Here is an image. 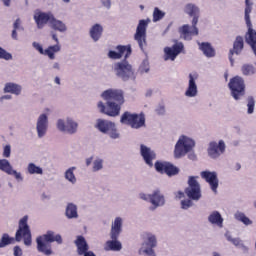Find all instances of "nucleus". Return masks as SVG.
<instances>
[{"label":"nucleus","instance_id":"obj_50","mask_svg":"<svg viewBox=\"0 0 256 256\" xmlns=\"http://www.w3.org/2000/svg\"><path fill=\"white\" fill-rule=\"evenodd\" d=\"M3 157H5L6 159H9V157H11V145H6L3 148Z\"/></svg>","mask_w":256,"mask_h":256},{"label":"nucleus","instance_id":"obj_49","mask_svg":"<svg viewBox=\"0 0 256 256\" xmlns=\"http://www.w3.org/2000/svg\"><path fill=\"white\" fill-rule=\"evenodd\" d=\"M32 47H34V49H36V51L39 52L40 55H46V52L43 49V46L39 44V42H33Z\"/></svg>","mask_w":256,"mask_h":256},{"label":"nucleus","instance_id":"obj_1","mask_svg":"<svg viewBox=\"0 0 256 256\" xmlns=\"http://www.w3.org/2000/svg\"><path fill=\"white\" fill-rule=\"evenodd\" d=\"M101 97L106 101L107 106L102 101H99L97 107L100 113L108 115V117H118L121 113V105L125 103L123 90L110 88L102 92Z\"/></svg>","mask_w":256,"mask_h":256},{"label":"nucleus","instance_id":"obj_43","mask_svg":"<svg viewBox=\"0 0 256 256\" xmlns=\"http://www.w3.org/2000/svg\"><path fill=\"white\" fill-rule=\"evenodd\" d=\"M165 17V12L161 11L159 8H154L153 11V22L157 23V21H161Z\"/></svg>","mask_w":256,"mask_h":256},{"label":"nucleus","instance_id":"obj_27","mask_svg":"<svg viewBox=\"0 0 256 256\" xmlns=\"http://www.w3.org/2000/svg\"><path fill=\"white\" fill-rule=\"evenodd\" d=\"M198 45H199L200 51H202V53H203V55H205V57H208V59L215 57V55H216L215 48H213L211 43L198 42Z\"/></svg>","mask_w":256,"mask_h":256},{"label":"nucleus","instance_id":"obj_54","mask_svg":"<svg viewBox=\"0 0 256 256\" xmlns=\"http://www.w3.org/2000/svg\"><path fill=\"white\" fill-rule=\"evenodd\" d=\"M14 256H23V250L21 249V247H14Z\"/></svg>","mask_w":256,"mask_h":256},{"label":"nucleus","instance_id":"obj_51","mask_svg":"<svg viewBox=\"0 0 256 256\" xmlns=\"http://www.w3.org/2000/svg\"><path fill=\"white\" fill-rule=\"evenodd\" d=\"M182 209H189V207H193V201L191 200H182L181 201Z\"/></svg>","mask_w":256,"mask_h":256},{"label":"nucleus","instance_id":"obj_47","mask_svg":"<svg viewBox=\"0 0 256 256\" xmlns=\"http://www.w3.org/2000/svg\"><path fill=\"white\" fill-rule=\"evenodd\" d=\"M247 107L248 115H252V113L255 111V99H253V97H248Z\"/></svg>","mask_w":256,"mask_h":256},{"label":"nucleus","instance_id":"obj_56","mask_svg":"<svg viewBox=\"0 0 256 256\" xmlns=\"http://www.w3.org/2000/svg\"><path fill=\"white\" fill-rule=\"evenodd\" d=\"M140 199H142L143 201H149V203H151V194H140Z\"/></svg>","mask_w":256,"mask_h":256},{"label":"nucleus","instance_id":"obj_53","mask_svg":"<svg viewBox=\"0 0 256 256\" xmlns=\"http://www.w3.org/2000/svg\"><path fill=\"white\" fill-rule=\"evenodd\" d=\"M11 99H13L11 94H5L0 97V102L3 103L4 101H11Z\"/></svg>","mask_w":256,"mask_h":256},{"label":"nucleus","instance_id":"obj_24","mask_svg":"<svg viewBox=\"0 0 256 256\" xmlns=\"http://www.w3.org/2000/svg\"><path fill=\"white\" fill-rule=\"evenodd\" d=\"M123 232V218L116 217L111 224L110 238L119 239V236Z\"/></svg>","mask_w":256,"mask_h":256},{"label":"nucleus","instance_id":"obj_19","mask_svg":"<svg viewBox=\"0 0 256 256\" xmlns=\"http://www.w3.org/2000/svg\"><path fill=\"white\" fill-rule=\"evenodd\" d=\"M188 87L185 91V97L193 98L199 95V89L197 88L196 80L199 79V74L190 73L189 74Z\"/></svg>","mask_w":256,"mask_h":256},{"label":"nucleus","instance_id":"obj_59","mask_svg":"<svg viewBox=\"0 0 256 256\" xmlns=\"http://www.w3.org/2000/svg\"><path fill=\"white\" fill-rule=\"evenodd\" d=\"M238 248L241 249L243 253H249V247L245 246L243 242L240 243V246H238Z\"/></svg>","mask_w":256,"mask_h":256},{"label":"nucleus","instance_id":"obj_44","mask_svg":"<svg viewBox=\"0 0 256 256\" xmlns=\"http://www.w3.org/2000/svg\"><path fill=\"white\" fill-rule=\"evenodd\" d=\"M168 163H169V162H160V161H157V162H155L154 167H155V169H156V171H157L158 173L163 174V173H165V170L167 169Z\"/></svg>","mask_w":256,"mask_h":256},{"label":"nucleus","instance_id":"obj_42","mask_svg":"<svg viewBox=\"0 0 256 256\" xmlns=\"http://www.w3.org/2000/svg\"><path fill=\"white\" fill-rule=\"evenodd\" d=\"M164 173H166V175H168L169 177H172V175H177V173H179V168L173 166V164L168 162Z\"/></svg>","mask_w":256,"mask_h":256},{"label":"nucleus","instance_id":"obj_22","mask_svg":"<svg viewBox=\"0 0 256 256\" xmlns=\"http://www.w3.org/2000/svg\"><path fill=\"white\" fill-rule=\"evenodd\" d=\"M243 47H244L243 37L237 36L233 43V48L229 50V54H228V58L232 67L235 63V59H233V55H241V51H243Z\"/></svg>","mask_w":256,"mask_h":256},{"label":"nucleus","instance_id":"obj_16","mask_svg":"<svg viewBox=\"0 0 256 256\" xmlns=\"http://www.w3.org/2000/svg\"><path fill=\"white\" fill-rule=\"evenodd\" d=\"M154 247H157V238L153 234H149L147 237V242L142 243L141 248L139 249V255H149V256H157L155 254Z\"/></svg>","mask_w":256,"mask_h":256},{"label":"nucleus","instance_id":"obj_2","mask_svg":"<svg viewBox=\"0 0 256 256\" xmlns=\"http://www.w3.org/2000/svg\"><path fill=\"white\" fill-rule=\"evenodd\" d=\"M29 216H24L19 220L18 230L16 231L15 238L9 236V234L5 233L2 235L0 239V249L7 247L8 245H14L15 241L20 243V241H24V245L26 247H31V243L33 240L31 238V228L28 224Z\"/></svg>","mask_w":256,"mask_h":256},{"label":"nucleus","instance_id":"obj_52","mask_svg":"<svg viewBox=\"0 0 256 256\" xmlns=\"http://www.w3.org/2000/svg\"><path fill=\"white\" fill-rule=\"evenodd\" d=\"M13 28L16 31H23V26H21V19H16L14 24H13Z\"/></svg>","mask_w":256,"mask_h":256},{"label":"nucleus","instance_id":"obj_58","mask_svg":"<svg viewBox=\"0 0 256 256\" xmlns=\"http://www.w3.org/2000/svg\"><path fill=\"white\" fill-rule=\"evenodd\" d=\"M101 3L106 9H111V0H101Z\"/></svg>","mask_w":256,"mask_h":256},{"label":"nucleus","instance_id":"obj_26","mask_svg":"<svg viewBox=\"0 0 256 256\" xmlns=\"http://www.w3.org/2000/svg\"><path fill=\"white\" fill-rule=\"evenodd\" d=\"M3 93H10L19 97L23 93V86L15 82H8L4 85Z\"/></svg>","mask_w":256,"mask_h":256},{"label":"nucleus","instance_id":"obj_38","mask_svg":"<svg viewBox=\"0 0 256 256\" xmlns=\"http://www.w3.org/2000/svg\"><path fill=\"white\" fill-rule=\"evenodd\" d=\"M104 163L103 158L96 157L92 162V172L99 173V171H103Z\"/></svg>","mask_w":256,"mask_h":256},{"label":"nucleus","instance_id":"obj_55","mask_svg":"<svg viewBox=\"0 0 256 256\" xmlns=\"http://www.w3.org/2000/svg\"><path fill=\"white\" fill-rule=\"evenodd\" d=\"M156 113H157V115H163L165 113V106L164 105H159L156 108Z\"/></svg>","mask_w":256,"mask_h":256},{"label":"nucleus","instance_id":"obj_57","mask_svg":"<svg viewBox=\"0 0 256 256\" xmlns=\"http://www.w3.org/2000/svg\"><path fill=\"white\" fill-rule=\"evenodd\" d=\"M51 69L54 71H61V64L59 62H53Z\"/></svg>","mask_w":256,"mask_h":256},{"label":"nucleus","instance_id":"obj_18","mask_svg":"<svg viewBox=\"0 0 256 256\" xmlns=\"http://www.w3.org/2000/svg\"><path fill=\"white\" fill-rule=\"evenodd\" d=\"M226 145L225 141L220 140L217 142H210L208 146V155L211 159H219L223 153H225Z\"/></svg>","mask_w":256,"mask_h":256},{"label":"nucleus","instance_id":"obj_6","mask_svg":"<svg viewBox=\"0 0 256 256\" xmlns=\"http://www.w3.org/2000/svg\"><path fill=\"white\" fill-rule=\"evenodd\" d=\"M113 71L116 77L122 81H135L136 79L135 70H133V66L127 60L116 62L113 65Z\"/></svg>","mask_w":256,"mask_h":256},{"label":"nucleus","instance_id":"obj_3","mask_svg":"<svg viewBox=\"0 0 256 256\" xmlns=\"http://www.w3.org/2000/svg\"><path fill=\"white\" fill-rule=\"evenodd\" d=\"M185 13L192 19V26L188 24L183 25L179 28V33L183 35L185 41H191L193 37L199 35V28H197V23H199V7L195 4H187L185 6Z\"/></svg>","mask_w":256,"mask_h":256},{"label":"nucleus","instance_id":"obj_7","mask_svg":"<svg viewBox=\"0 0 256 256\" xmlns=\"http://www.w3.org/2000/svg\"><path fill=\"white\" fill-rule=\"evenodd\" d=\"M192 149H195V140L189 136L181 135L174 148V157L181 159L187 153H191Z\"/></svg>","mask_w":256,"mask_h":256},{"label":"nucleus","instance_id":"obj_15","mask_svg":"<svg viewBox=\"0 0 256 256\" xmlns=\"http://www.w3.org/2000/svg\"><path fill=\"white\" fill-rule=\"evenodd\" d=\"M185 46L182 42H176L172 47L164 48V61H175L180 53H183Z\"/></svg>","mask_w":256,"mask_h":256},{"label":"nucleus","instance_id":"obj_17","mask_svg":"<svg viewBox=\"0 0 256 256\" xmlns=\"http://www.w3.org/2000/svg\"><path fill=\"white\" fill-rule=\"evenodd\" d=\"M200 176L206 181L207 184H209L213 193L217 195V189H219V178L217 177V172L202 171Z\"/></svg>","mask_w":256,"mask_h":256},{"label":"nucleus","instance_id":"obj_14","mask_svg":"<svg viewBox=\"0 0 256 256\" xmlns=\"http://www.w3.org/2000/svg\"><path fill=\"white\" fill-rule=\"evenodd\" d=\"M49 131V115L42 113L36 120V132L39 139H43Z\"/></svg>","mask_w":256,"mask_h":256},{"label":"nucleus","instance_id":"obj_40","mask_svg":"<svg viewBox=\"0 0 256 256\" xmlns=\"http://www.w3.org/2000/svg\"><path fill=\"white\" fill-rule=\"evenodd\" d=\"M61 51V45L55 44L53 46H49L46 50L45 53L49 59L53 60L55 59V53H59Z\"/></svg>","mask_w":256,"mask_h":256},{"label":"nucleus","instance_id":"obj_39","mask_svg":"<svg viewBox=\"0 0 256 256\" xmlns=\"http://www.w3.org/2000/svg\"><path fill=\"white\" fill-rule=\"evenodd\" d=\"M27 173H29V175H43V168L31 162L27 166Z\"/></svg>","mask_w":256,"mask_h":256},{"label":"nucleus","instance_id":"obj_48","mask_svg":"<svg viewBox=\"0 0 256 256\" xmlns=\"http://www.w3.org/2000/svg\"><path fill=\"white\" fill-rule=\"evenodd\" d=\"M140 73H149V60H144L140 67H139Z\"/></svg>","mask_w":256,"mask_h":256},{"label":"nucleus","instance_id":"obj_36","mask_svg":"<svg viewBox=\"0 0 256 256\" xmlns=\"http://www.w3.org/2000/svg\"><path fill=\"white\" fill-rule=\"evenodd\" d=\"M132 123L134 124L132 129H141V127H145V115L134 113V120H132Z\"/></svg>","mask_w":256,"mask_h":256},{"label":"nucleus","instance_id":"obj_8","mask_svg":"<svg viewBox=\"0 0 256 256\" xmlns=\"http://www.w3.org/2000/svg\"><path fill=\"white\" fill-rule=\"evenodd\" d=\"M95 127L100 131V133L108 135L110 139H119L120 137V134L117 131V126L109 120L97 119Z\"/></svg>","mask_w":256,"mask_h":256},{"label":"nucleus","instance_id":"obj_5","mask_svg":"<svg viewBox=\"0 0 256 256\" xmlns=\"http://www.w3.org/2000/svg\"><path fill=\"white\" fill-rule=\"evenodd\" d=\"M244 21L248 31L246 33V43L250 45L253 53H256V31L253 29V24L251 23V13H253V0L244 1Z\"/></svg>","mask_w":256,"mask_h":256},{"label":"nucleus","instance_id":"obj_37","mask_svg":"<svg viewBox=\"0 0 256 256\" xmlns=\"http://www.w3.org/2000/svg\"><path fill=\"white\" fill-rule=\"evenodd\" d=\"M241 73L245 77H251L252 75H255L256 68L253 64H243L241 67Z\"/></svg>","mask_w":256,"mask_h":256},{"label":"nucleus","instance_id":"obj_61","mask_svg":"<svg viewBox=\"0 0 256 256\" xmlns=\"http://www.w3.org/2000/svg\"><path fill=\"white\" fill-rule=\"evenodd\" d=\"M12 39H14V41H17V39H19V37L17 36V30L15 29L12 30Z\"/></svg>","mask_w":256,"mask_h":256},{"label":"nucleus","instance_id":"obj_12","mask_svg":"<svg viewBox=\"0 0 256 256\" xmlns=\"http://www.w3.org/2000/svg\"><path fill=\"white\" fill-rule=\"evenodd\" d=\"M185 193L192 201H199L201 199V185L197 181V177H189L188 187L185 189Z\"/></svg>","mask_w":256,"mask_h":256},{"label":"nucleus","instance_id":"obj_41","mask_svg":"<svg viewBox=\"0 0 256 256\" xmlns=\"http://www.w3.org/2000/svg\"><path fill=\"white\" fill-rule=\"evenodd\" d=\"M234 217L237 221H240L244 225H253V221H251V219H249V217H247L243 212H236Z\"/></svg>","mask_w":256,"mask_h":256},{"label":"nucleus","instance_id":"obj_34","mask_svg":"<svg viewBox=\"0 0 256 256\" xmlns=\"http://www.w3.org/2000/svg\"><path fill=\"white\" fill-rule=\"evenodd\" d=\"M134 116L135 113L126 111L122 114L120 118V123H122V125H129L131 127H135V124L133 123V121L135 120Z\"/></svg>","mask_w":256,"mask_h":256},{"label":"nucleus","instance_id":"obj_20","mask_svg":"<svg viewBox=\"0 0 256 256\" xmlns=\"http://www.w3.org/2000/svg\"><path fill=\"white\" fill-rule=\"evenodd\" d=\"M0 171L6 173L7 175H13L16 181L21 182L23 181V175L21 172H17V170H13V166L11 162L7 159H0Z\"/></svg>","mask_w":256,"mask_h":256},{"label":"nucleus","instance_id":"obj_64","mask_svg":"<svg viewBox=\"0 0 256 256\" xmlns=\"http://www.w3.org/2000/svg\"><path fill=\"white\" fill-rule=\"evenodd\" d=\"M84 256H97L95 255V253H93V251H87L86 253L83 254Z\"/></svg>","mask_w":256,"mask_h":256},{"label":"nucleus","instance_id":"obj_25","mask_svg":"<svg viewBox=\"0 0 256 256\" xmlns=\"http://www.w3.org/2000/svg\"><path fill=\"white\" fill-rule=\"evenodd\" d=\"M150 203L153 205V207H150L151 211H155L157 207L165 205V196L161 194V191L155 190L151 194Z\"/></svg>","mask_w":256,"mask_h":256},{"label":"nucleus","instance_id":"obj_33","mask_svg":"<svg viewBox=\"0 0 256 256\" xmlns=\"http://www.w3.org/2000/svg\"><path fill=\"white\" fill-rule=\"evenodd\" d=\"M50 27H52L54 31H59V33H65V31H67V25H65L63 21L57 20L55 16L52 17Z\"/></svg>","mask_w":256,"mask_h":256},{"label":"nucleus","instance_id":"obj_11","mask_svg":"<svg viewBox=\"0 0 256 256\" xmlns=\"http://www.w3.org/2000/svg\"><path fill=\"white\" fill-rule=\"evenodd\" d=\"M56 129L61 133H66L67 135H75L79 129V124L71 118L58 119L56 122Z\"/></svg>","mask_w":256,"mask_h":256},{"label":"nucleus","instance_id":"obj_10","mask_svg":"<svg viewBox=\"0 0 256 256\" xmlns=\"http://www.w3.org/2000/svg\"><path fill=\"white\" fill-rule=\"evenodd\" d=\"M233 99L239 101L245 95V80L241 76H235L228 84Z\"/></svg>","mask_w":256,"mask_h":256},{"label":"nucleus","instance_id":"obj_9","mask_svg":"<svg viewBox=\"0 0 256 256\" xmlns=\"http://www.w3.org/2000/svg\"><path fill=\"white\" fill-rule=\"evenodd\" d=\"M149 23H151L150 19L139 20L136 32L134 34V39L142 51L145 49V47H147V27H149Z\"/></svg>","mask_w":256,"mask_h":256},{"label":"nucleus","instance_id":"obj_13","mask_svg":"<svg viewBox=\"0 0 256 256\" xmlns=\"http://www.w3.org/2000/svg\"><path fill=\"white\" fill-rule=\"evenodd\" d=\"M54 15L53 12H43L40 9L34 11L33 19L38 27V29H43L47 23L51 24Z\"/></svg>","mask_w":256,"mask_h":256},{"label":"nucleus","instance_id":"obj_29","mask_svg":"<svg viewBox=\"0 0 256 256\" xmlns=\"http://www.w3.org/2000/svg\"><path fill=\"white\" fill-rule=\"evenodd\" d=\"M75 245L77 247L78 255H83L89 251V244H87V240H85V237L83 236L77 237L75 240Z\"/></svg>","mask_w":256,"mask_h":256},{"label":"nucleus","instance_id":"obj_45","mask_svg":"<svg viewBox=\"0 0 256 256\" xmlns=\"http://www.w3.org/2000/svg\"><path fill=\"white\" fill-rule=\"evenodd\" d=\"M225 237H226L227 241H229L230 243H233L235 247H239L241 245V243L243 242V240H241V238H233L231 236V234H229V232H227L225 234Z\"/></svg>","mask_w":256,"mask_h":256},{"label":"nucleus","instance_id":"obj_60","mask_svg":"<svg viewBox=\"0 0 256 256\" xmlns=\"http://www.w3.org/2000/svg\"><path fill=\"white\" fill-rule=\"evenodd\" d=\"M85 163L86 167H89L93 163V156L86 158Z\"/></svg>","mask_w":256,"mask_h":256},{"label":"nucleus","instance_id":"obj_46","mask_svg":"<svg viewBox=\"0 0 256 256\" xmlns=\"http://www.w3.org/2000/svg\"><path fill=\"white\" fill-rule=\"evenodd\" d=\"M0 59H4V61H11V59H13V55L0 47Z\"/></svg>","mask_w":256,"mask_h":256},{"label":"nucleus","instance_id":"obj_30","mask_svg":"<svg viewBox=\"0 0 256 256\" xmlns=\"http://www.w3.org/2000/svg\"><path fill=\"white\" fill-rule=\"evenodd\" d=\"M208 221L211 223V225H216L217 227L222 228L223 227V216H221V213L219 211H213L208 216Z\"/></svg>","mask_w":256,"mask_h":256},{"label":"nucleus","instance_id":"obj_35","mask_svg":"<svg viewBox=\"0 0 256 256\" xmlns=\"http://www.w3.org/2000/svg\"><path fill=\"white\" fill-rule=\"evenodd\" d=\"M76 170H77V167L72 166L68 168L64 173V179H66L68 183H71V185H75V183H77V177L75 176Z\"/></svg>","mask_w":256,"mask_h":256},{"label":"nucleus","instance_id":"obj_4","mask_svg":"<svg viewBox=\"0 0 256 256\" xmlns=\"http://www.w3.org/2000/svg\"><path fill=\"white\" fill-rule=\"evenodd\" d=\"M58 243V245H61L63 243V238L61 237V234H56L53 231H47L44 235L38 236L36 238L37 243V251L39 253H43V255L49 256L53 253V249L51 247V244L49 243Z\"/></svg>","mask_w":256,"mask_h":256},{"label":"nucleus","instance_id":"obj_28","mask_svg":"<svg viewBox=\"0 0 256 256\" xmlns=\"http://www.w3.org/2000/svg\"><path fill=\"white\" fill-rule=\"evenodd\" d=\"M112 240L106 241L104 245V251H115L119 252L123 249V244L121 241L117 240L118 238H111Z\"/></svg>","mask_w":256,"mask_h":256},{"label":"nucleus","instance_id":"obj_62","mask_svg":"<svg viewBox=\"0 0 256 256\" xmlns=\"http://www.w3.org/2000/svg\"><path fill=\"white\" fill-rule=\"evenodd\" d=\"M2 3L5 7H11V0H2Z\"/></svg>","mask_w":256,"mask_h":256},{"label":"nucleus","instance_id":"obj_63","mask_svg":"<svg viewBox=\"0 0 256 256\" xmlns=\"http://www.w3.org/2000/svg\"><path fill=\"white\" fill-rule=\"evenodd\" d=\"M176 197H177V199H183V197H185V193L179 191V192H177Z\"/></svg>","mask_w":256,"mask_h":256},{"label":"nucleus","instance_id":"obj_23","mask_svg":"<svg viewBox=\"0 0 256 256\" xmlns=\"http://www.w3.org/2000/svg\"><path fill=\"white\" fill-rule=\"evenodd\" d=\"M140 155L143 157L146 165L153 167V161L156 159L157 155L151 148L147 147L144 144L140 145Z\"/></svg>","mask_w":256,"mask_h":256},{"label":"nucleus","instance_id":"obj_31","mask_svg":"<svg viewBox=\"0 0 256 256\" xmlns=\"http://www.w3.org/2000/svg\"><path fill=\"white\" fill-rule=\"evenodd\" d=\"M101 35H103V26L101 24H94L90 28V37L93 41L97 42L101 39Z\"/></svg>","mask_w":256,"mask_h":256},{"label":"nucleus","instance_id":"obj_32","mask_svg":"<svg viewBox=\"0 0 256 256\" xmlns=\"http://www.w3.org/2000/svg\"><path fill=\"white\" fill-rule=\"evenodd\" d=\"M67 219H79V212H77V206L73 203H68L65 210Z\"/></svg>","mask_w":256,"mask_h":256},{"label":"nucleus","instance_id":"obj_21","mask_svg":"<svg viewBox=\"0 0 256 256\" xmlns=\"http://www.w3.org/2000/svg\"><path fill=\"white\" fill-rule=\"evenodd\" d=\"M116 49L118 52L113 50L108 52L109 59H121L122 57H125V59H127V57L131 55V45H118Z\"/></svg>","mask_w":256,"mask_h":256}]
</instances>
